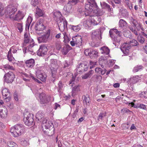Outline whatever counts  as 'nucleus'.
I'll return each instance as SVG.
<instances>
[{
	"label": "nucleus",
	"instance_id": "63",
	"mask_svg": "<svg viewBox=\"0 0 147 147\" xmlns=\"http://www.w3.org/2000/svg\"><path fill=\"white\" fill-rule=\"evenodd\" d=\"M23 29V26L22 24L21 23H19V32H20V33H21L22 32Z\"/></svg>",
	"mask_w": 147,
	"mask_h": 147
},
{
	"label": "nucleus",
	"instance_id": "16",
	"mask_svg": "<svg viewBox=\"0 0 147 147\" xmlns=\"http://www.w3.org/2000/svg\"><path fill=\"white\" fill-rule=\"evenodd\" d=\"M36 75L38 78L42 81L45 82L46 81L47 76L44 72L38 71L37 72Z\"/></svg>",
	"mask_w": 147,
	"mask_h": 147
},
{
	"label": "nucleus",
	"instance_id": "43",
	"mask_svg": "<svg viewBox=\"0 0 147 147\" xmlns=\"http://www.w3.org/2000/svg\"><path fill=\"white\" fill-rule=\"evenodd\" d=\"M85 66V64L83 63H80L78 67L77 68V70L78 71H80L81 70L82 71V70H85L84 68Z\"/></svg>",
	"mask_w": 147,
	"mask_h": 147
},
{
	"label": "nucleus",
	"instance_id": "36",
	"mask_svg": "<svg viewBox=\"0 0 147 147\" xmlns=\"http://www.w3.org/2000/svg\"><path fill=\"white\" fill-rule=\"evenodd\" d=\"M143 68V67L142 65H138L134 67L133 71L134 72H136L142 70Z\"/></svg>",
	"mask_w": 147,
	"mask_h": 147
},
{
	"label": "nucleus",
	"instance_id": "48",
	"mask_svg": "<svg viewBox=\"0 0 147 147\" xmlns=\"http://www.w3.org/2000/svg\"><path fill=\"white\" fill-rule=\"evenodd\" d=\"M3 14V7L2 4L0 2V16H2Z\"/></svg>",
	"mask_w": 147,
	"mask_h": 147
},
{
	"label": "nucleus",
	"instance_id": "54",
	"mask_svg": "<svg viewBox=\"0 0 147 147\" xmlns=\"http://www.w3.org/2000/svg\"><path fill=\"white\" fill-rule=\"evenodd\" d=\"M4 67L6 69H9L10 70H13V67L8 64H6L4 65Z\"/></svg>",
	"mask_w": 147,
	"mask_h": 147
},
{
	"label": "nucleus",
	"instance_id": "20",
	"mask_svg": "<svg viewBox=\"0 0 147 147\" xmlns=\"http://www.w3.org/2000/svg\"><path fill=\"white\" fill-rule=\"evenodd\" d=\"M91 36L93 39L101 38V32L98 31H93L92 33Z\"/></svg>",
	"mask_w": 147,
	"mask_h": 147
},
{
	"label": "nucleus",
	"instance_id": "2",
	"mask_svg": "<svg viewBox=\"0 0 147 147\" xmlns=\"http://www.w3.org/2000/svg\"><path fill=\"white\" fill-rule=\"evenodd\" d=\"M109 34L110 36L112 38L113 42V44L116 45L119 44V43L121 39V36L122 33L121 31H118L116 29L112 30H110Z\"/></svg>",
	"mask_w": 147,
	"mask_h": 147
},
{
	"label": "nucleus",
	"instance_id": "30",
	"mask_svg": "<svg viewBox=\"0 0 147 147\" xmlns=\"http://www.w3.org/2000/svg\"><path fill=\"white\" fill-rule=\"evenodd\" d=\"M25 128L24 125L19 124V135H21L25 133Z\"/></svg>",
	"mask_w": 147,
	"mask_h": 147
},
{
	"label": "nucleus",
	"instance_id": "60",
	"mask_svg": "<svg viewBox=\"0 0 147 147\" xmlns=\"http://www.w3.org/2000/svg\"><path fill=\"white\" fill-rule=\"evenodd\" d=\"M90 52L91 51L89 50V49H86L84 51V54L86 56H90Z\"/></svg>",
	"mask_w": 147,
	"mask_h": 147
},
{
	"label": "nucleus",
	"instance_id": "9",
	"mask_svg": "<svg viewBox=\"0 0 147 147\" xmlns=\"http://www.w3.org/2000/svg\"><path fill=\"white\" fill-rule=\"evenodd\" d=\"M82 40V37L78 35L72 38V40L70 41V43L72 46L74 47L75 45L79 46L81 45Z\"/></svg>",
	"mask_w": 147,
	"mask_h": 147
},
{
	"label": "nucleus",
	"instance_id": "18",
	"mask_svg": "<svg viewBox=\"0 0 147 147\" xmlns=\"http://www.w3.org/2000/svg\"><path fill=\"white\" fill-rule=\"evenodd\" d=\"M45 26L40 21L37 22L35 29L36 30L42 31L44 29Z\"/></svg>",
	"mask_w": 147,
	"mask_h": 147
},
{
	"label": "nucleus",
	"instance_id": "59",
	"mask_svg": "<svg viewBox=\"0 0 147 147\" xmlns=\"http://www.w3.org/2000/svg\"><path fill=\"white\" fill-rule=\"evenodd\" d=\"M121 14L123 16H125L127 15H128V12L125 9L122 11Z\"/></svg>",
	"mask_w": 147,
	"mask_h": 147
},
{
	"label": "nucleus",
	"instance_id": "17",
	"mask_svg": "<svg viewBox=\"0 0 147 147\" xmlns=\"http://www.w3.org/2000/svg\"><path fill=\"white\" fill-rule=\"evenodd\" d=\"M10 132L14 137H18V125L17 124L12 127L10 129Z\"/></svg>",
	"mask_w": 147,
	"mask_h": 147
},
{
	"label": "nucleus",
	"instance_id": "55",
	"mask_svg": "<svg viewBox=\"0 0 147 147\" xmlns=\"http://www.w3.org/2000/svg\"><path fill=\"white\" fill-rule=\"evenodd\" d=\"M16 144L12 142H11L8 143V145L9 147H14L16 146Z\"/></svg>",
	"mask_w": 147,
	"mask_h": 147
},
{
	"label": "nucleus",
	"instance_id": "52",
	"mask_svg": "<svg viewBox=\"0 0 147 147\" xmlns=\"http://www.w3.org/2000/svg\"><path fill=\"white\" fill-rule=\"evenodd\" d=\"M25 15V13L19 11V20L22 19Z\"/></svg>",
	"mask_w": 147,
	"mask_h": 147
},
{
	"label": "nucleus",
	"instance_id": "49",
	"mask_svg": "<svg viewBox=\"0 0 147 147\" xmlns=\"http://www.w3.org/2000/svg\"><path fill=\"white\" fill-rule=\"evenodd\" d=\"M55 46L58 50H59L61 47V43L60 41H57L56 42Z\"/></svg>",
	"mask_w": 147,
	"mask_h": 147
},
{
	"label": "nucleus",
	"instance_id": "21",
	"mask_svg": "<svg viewBox=\"0 0 147 147\" xmlns=\"http://www.w3.org/2000/svg\"><path fill=\"white\" fill-rule=\"evenodd\" d=\"M35 61L33 59H30L26 61V66L28 68H32L34 65Z\"/></svg>",
	"mask_w": 147,
	"mask_h": 147
},
{
	"label": "nucleus",
	"instance_id": "42",
	"mask_svg": "<svg viewBox=\"0 0 147 147\" xmlns=\"http://www.w3.org/2000/svg\"><path fill=\"white\" fill-rule=\"evenodd\" d=\"M36 14L39 16H43V13L42 10L39 8L37 7L36 9Z\"/></svg>",
	"mask_w": 147,
	"mask_h": 147
},
{
	"label": "nucleus",
	"instance_id": "10",
	"mask_svg": "<svg viewBox=\"0 0 147 147\" xmlns=\"http://www.w3.org/2000/svg\"><path fill=\"white\" fill-rule=\"evenodd\" d=\"M15 77L13 73L11 71H9L5 74L4 78L6 82L7 83H11L13 82Z\"/></svg>",
	"mask_w": 147,
	"mask_h": 147
},
{
	"label": "nucleus",
	"instance_id": "50",
	"mask_svg": "<svg viewBox=\"0 0 147 147\" xmlns=\"http://www.w3.org/2000/svg\"><path fill=\"white\" fill-rule=\"evenodd\" d=\"M13 97L15 100L16 101L18 100V92L17 91L14 93Z\"/></svg>",
	"mask_w": 147,
	"mask_h": 147
},
{
	"label": "nucleus",
	"instance_id": "26",
	"mask_svg": "<svg viewBox=\"0 0 147 147\" xmlns=\"http://www.w3.org/2000/svg\"><path fill=\"white\" fill-rule=\"evenodd\" d=\"M100 3L101 7L102 8V9H107L109 11H111V9L110 8V5L108 4L103 1L102 2H100Z\"/></svg>",
	"mask_w": 147,
	"mask_h": 147
},
{
	"label": "nucleus",
	"instance_id": "33",
	"mask_svg": "<svg viewBox=\"0 0 147 147\" xmlns=\"http://www.w3.org/2000/svg\"><path fill=\"white\" fill-rule=\"evenodd\" d=\"M95 71L97 73L103 75L106 72V70H103L100 67H97L95 68Z\"/></svg>",
	"mask_w": 147,
	"mask_h": 147
},
{
	"label": "nucleus",
	"instance_id": "11",
	"mask_svg": "<svg viewBox=\"0 0 147 147\" xmlns=\"http://www.w3.org/2000/svg\"><path fill=\"white\" fill-rule=\"evenodd\" d=\"M2 93L3 98L6 102H8L11 100V93L9 90L6 88H4L2 90Z\"/></svg>",
	"mask_w": 147,
	"mask_h": 147
},
{
	"label": "nucleus",
	"instance_id": "29",
	"mask_svg": "<svg viewBox=\"0 0 147 147\" xmlns=\"http://www.w3.org/2000/svg\"><path fill=\"white\" fill-rule=\"evenodd\" d=\"M95 10L94 13H96L98 16H100L103 15L105 12V9H100L97 7V9Z\"/></svg>",
	"mask_w": 147,
	"mask_h": 147
},
{
	"label": "nucleus",
	"instance_id": "47",
	"mask_svg": "<svg viewBox=\"0 0 147 147\" xmlns=\"http://www.w3.org/2000/svg\"><path fill=\"white\" fill-rule=\"evenodd\" d=\"M82 97L84 98V101L86 104L89 103L90 101V98L89 97H86L85 95H83Z\"/></svg>",
	"mask_w": 147,
	"mask_h": 147
},
{
	"label": "nucleus",
	"instance_id": "32",
	"mask_svg": "<svg viewBox=\"0 0 147 147\" xmlns=\"http://www.w3.org/2000/svg\"><path fill=\"white\" fill-rule=\"evenodd\" d=\"M98 56V53L96 50L91 51L90 57L91 59H94L96 58Z\"/></svg>",
	"mask_w": 147,
	"mask_h": 147
},
{
	"label": "nucleus",
	"instance_id": "5",
	"mask_svg": "<svg viewBox=\"0 0 147 147\" xmlns=\"http://www.w3.org/2000/svg\"><path fill=\"white\" fill-rule=\"evenodd\" d=\"M23 120L25 124L29 126L33 125V115L28 112H26L24 113Z\"/></svg>",
	"mask_w": 147,
	"mask_h": 147
},
{
	"label": "nucleus",
	"instance_id": "57",
	"mask_svg": "<svg viewBox=\"0 0 147 147\" xmlns=\"http://www.w3.org/2000/svg\"><path fill=\"white\" fill-rule=\"evenodd\" d=\"M21 144L24 146H26L27 145L28 143L26 140L23 139L21 141Z\"/></svg>",
	"mask_w": 147,
	"mask_h": 147
},
{
	"label": "nucleus",
	"instance_id": "24",
	"mask_svg": "<svg viewBox=\"0 0 147 147\" xmlns=\"http://www.w3.org/2000/svg\"><path fill=\"white\" fill-rule=\"evenodd\" d=\"M54 18L57 21L59 20H61L62 17V15L61 12L59 11H56L54 12Z\"/></svg>",
	"mask_w": 147,
	"mask_h": 147
},
{
	"label": "nucleus",
	"instance_id": "25",
	"mask_svg": "<svg viewBox=\"0 0 147 147\" xmlns=\"http://www.w3.org/2000/svg\"><path fill=\"white\" fill-rule=\"evenodd\" d=\"M101 53L102 54H104L107 55L109 53L110 50L107 47L104 46L100 48Z\"/></svg>",
	"mask_w": 147,
	"mask_h": 147
},
{
	"label": "nucleus",
	"instance_id": "27",
	"mask_svg": "<svg viewBox=\"0 0 147 147\" xmlns=\"http://www.w3.org/2000/svg\"><path fill=\"white\" fill-rule=\"evenodd\" d=\"M94 72V71L92 70H91L88 73L85 74L82 76V79H86L88 78H90Z\"/></svg>",
	"mask_w": 147,
	"mask_h": 147
},
{
	"label": "nucleus",
	"instance_id": "8",
	"mask_svg": "<svg viewBox=\"0 0 147 147\" xmlns=\"http://www.w3.org/2000/svg\"><path fill=\"white\" fill-rule=\"evenodd\" d=\"M29 43V46H28L27 52L30 53L32 54V53H34V51L32 49V48L34 46V43L33 39H32L30 37L29 38H27L24 39V43L23 44V46L25 45V44L27 43Z\"/></svg>",
	"mask_w": 147,
	"mask_h": 147
},
{
	"label": "nucleus",
	"instance_id": "34",
	"mask_svg": "<svg viewBox=\"0 0 147 147\" xmlns=\"http://www.w3.org/2000/svg\"><path fill=\"white\" fill-rule=\"evenodd\" d=\"M70 27L72 30L76 32L79 31L81 29V25L79 24L77 26H70Z\"/></svg>",
	"mask_w": 147,
	"mask_h": 147
},
{
	"label": "nucleus",
	"instance_id": "62",
	"mask_svg": "<svg viewBox=\"0 0 147 147\" xmlns=\"http://www.w3.org/2000/svg\"><path fill=\"white\" fill-rule=\"evenodd\" d=\"M130 30H131L134 33L136 36L138 35V32L137 31H136L135 30V29L133 28L132 27H130Z\"/></svg>",
	"mask_w": 147,
	"mask_h": 147
},
{
	"label": "nucleus",
	"instance_id": "61",
	"mask_svg": "<svg viewBox=\"0 0 147 147\" xmlns=\"http://www.w3.org/2000/svg\"><path fill=\"white\" fill-rule=\"evenodd\" d=\"M7 106L9 109H12L14 108L13 104L12 103H8Z\"/></svg>",
	"mask_w": 147,
	"mask_h": 147
},
{
	"label": "nucleus",
	"instance_id": "31",
	"mask_svg": "<svg viewBox=\"0 0 147 147\" xmlns=\"http://www.w3.org/2000/svg\"><path fill=\"white\" fill-rule=\"evenodd\" d=\"M80 90L79 86H75L73 87L72 89V95L74 96L76 94L77 92Z\"/></svg>",
	"mask_w": 147,
	"mask_h": 147
},
{
	"label": "nucleus",
	"instance_id": "1",
	"mask_svg": "<svg viewBox=\"0 0 147 147\" xmlns=\"http://www.w3.org/2000/svg\"><path fill=\"white\" fill-rule=\"evenodd\" d=\"M88 2L85 6V14L88 16L92 13H94L95 9H97V5L94 0H87Z\"/></svg>",
	"mask_w": 147,
	"mask_h": 147
},
{
	"label": "nucleus",
	"instance_id": "13",
	"mask_svg": "<svg viewBox=\"0 0 147 147\" xmlns=\"http://www.w3.org/2000/svg\"><path fill=\"white\" fill-rule=\"evenodd\" d=\"M40 101L41 103L45 104L48 102L50 100L51 97L46 96L45 94L42 93L39 95Z\"/></svg>",
	"mask_w": 147,
	"mask_h": 147
},
{
	"label": "nucleus",
	"instance_id": "7",
	"mask_svg": "<svg viewBox=\"0 0 147 147\" xmlns=\"http://www.w3.org/2000/svg\"><path fill=\"white\" fill-rule=\"evenodd\" d=\"M50 66L52 74V77L53 78H55L56 77L57 69L58 67L56 60L54 59H51Z\"/></svg>",
	"mask_w": 147,
	"mask_h": 147
},
{
	"label": "nucleus",
	"instance_id": "15",
	"mask_svg": "<svg viewBox=\"0 0 147 147\" xmlns=\"http://www.w3.org/2000/svg\"><path fill=\"white\" fill-rule=\"evenodd\" d=\"M60 22L58 24V26L59 30L62 31L65 29H67V22L65 19L62 18V20H60Z\"/></svg>",
	"mask_w": 147,
	"mask_h": 147
},
{
	"label": "nucleus",
	"instance_id": "14",
	"mask_svg": "<svg viewBox=\"0 0 147 147\" xmlns=\"http://www.w3.org/2000/svg\"><path fill=\"white\" fill-rule=\"evenodd\" d=\"M47 51V49L46 46L43 45H41L39 49L37 52L38 55L42 56L45 55Z\"/></svg>",
	"mask_w": 147,
	"mask_h": 147
},
{
	"label": "nucleus",
	"instance_id": "40",
	"mask_svg": "<svg viewBox=\"0 0 147 147\" xmlns=\"http://www.w3.org/2000/svg\"><path fill=\"white\" fill-rule=\"evenodd\" d=\"M69 51L68 47L67 46H65L62 48L61 50L62 53L64 55H66L67 54Z\"/></svg>",
	"mask_w": 147,
	"mask_h": 147
},
{
	"label": "nucleus",
	"instance_id": "41",
	"mask_svg": "<svg viewBox=\"0 0 147 147\" xmlns=\"http://www.w3.org/2000/svg\"><path fill=\"white\" fill-rule=\"evenodd\" d=\"M11 49L12 48H11L10 49L9 51L8 52L7 56L8 59L9 61H11L14 59V58L12 57L11 53Z\"/></svg>",
	"mask_w": 147,
	"mask_h": 147
},
{
	"label": "nucleus",
	"instance_id": "35",
	"mask_svg": "<svg viewBox=\"0 0 147 147\" xmlns=\"http://www.w3.org/2000/svg\"><path fill=\"white\" fill-rule=\"evenodd\" d=\"M126 22L123 19H120L119 22V27L122 28H125L127 26Z\"/></svg>",
	"mask_w": 147,
	"mask_h": 147
},
{
	"label": "nucleus",
	"instance_id": "6",
	"mask_svg": "<svg viewBox=\"0 0 147 147\" xmlns=\"http://www.w3.org/2000/svg\"><path fill=\"white\" fill-rule=\"evenodd\" d=\"M98 20V17L90 16L89 18L83 22L84 25L85 27H90L92 25H96L98 24L97 20Z\"/></svg>",
	"mask_w": 147,
	"mask_h": 147
},
{
	"label": "nucleus",
	"instance_id": "58",
	"mask_svg": "<svg viewBox=\"0 0 147 147\" xmlns=\"http://www.w3.org/2000/svg\"><path fill=\"white\" fill-rule=\"evenodd\" d=\"M96 65V63L95 62L90 61V69H91L93 68L94 65Z\"/></svg>",
	"mask_w": 147,
	"mask_h": 147
},
{
	"label": "nucleus",
	"instance_id": "46",
	"mask_svg": "<svg viewBox=\"0 0 147 147\" xmlns=\"http://www.w3.org/2000/svg\"><path fill=\"white\" fill-rule=\"evenodd\" d=\"M106 115V113H100L98 115V120L99 121L100 119L102 120L103 119V118L105 117Z\"/></svg>",
	"mask_w": 147,
	"mask_h": 147
},
{
	"label": "nucleus",
	"instance_id": "51",
	"mask_svg": "<svg viewBox=\"0 0 147 147\" xmlns=\"http://www.w3.org/2000/svg\"><path fill=\"white\" fill-rule=\"evenodd\" d=\"M31 4L34 6H36L39 3L38 0H31Z\"/></svg>",
	"mask_w": 147,
	"mask_h": 147
},
{
	"label": "nucleus",
	"instance_id": "4",
	"mask_svg": "<svg viewBox=\"0 0 147 147\" xmlns=\"http://www.w3.org/2000/svg\"><path fill=\"white\" fill-rule=\"evenodd\" d=\"M138 44V42L135 40L133 39L127 43H125L123 44L120 47L122 52L125 54H127L129 51V50L131 46H136Z\"/></svg>",
	"mask_w": 147,
	"mask_h": 147
},
{
	"label": "nucleus",
	"instance_id": "39",
	"mask_svg": "<svg viewBox=\"0 0 147 147\" xmlns=\"http://www.w3.org/2000/svg\"><path fill=\"white\" fill-rule=\"evenodd\" d=\"M32 18L31 16H29L27 18V21H26V27H28V29H29L30 25L32 22Z\"/></svg>",
	"mask_w": 147,
	"mask_h": 147
},
{
	"label": "nucleus",
	"instance_id": "12",
	"mask_svg": "<svg viewBox=\"0 0 147 147\" xmlns=\"http://www.w3.org/2000/svg\"><path fill=\"white\" fill-rule=\"evenodd\" d=\"M51 30L50 29L48 30L45 34L41 37L38 38V40L40 42H46L48 40L50 35Z\"/></svg>",
	"mask_w": 147,
	"mask_h": 147
},
{
	"label": "nucleus",
	"instance_id": "22",
	"mask_svg": "<svg viewBox=\"0 0 147 147\" xmlns=\"http://www.w3.org/2000/svg\"><path fill=\"white\" fill-rule=\"evenodd\" d=\"M44 114L42 111H38L36 115V120L38 121H41L42 119L44 117Z\"/></svg>",
	"mask_w": 147,
	"mask_h": 147
},
{
	"label": "nucleus",
	"instance_id": "64",
	"mask_svg": "<svg viewBox=\"0 0 147 147\" xmlns=\"http://www.w3.org/2000/svg\"><path fill=\"white\" fill-rule=\"evenodd\" d=\"M139 41L141 43H143L144 42L145 40L144 38L143 37H140L138 39Z\"/></svg>",
	"mask_w": 147,
	"mask_h": 147
},
{
	"label": "nucleus",
	"instance_id": "28",
	"mask_svg": "<svg viewBox=\"0 0 147 147\" xmlns=\"http://www.w3.org/2000/svg\"><path fill=\"white\" fill-rule=\"evenodd\" d=\"M17 11V9L16 8H14L13 7L10 8L9 7L7 8V13L9 14V15L10 16V18L12 17L11 15L12 14L14 13L15 12Z\"/></svg>",
	"mask_w": 147,
	"mask_h": 147
},
{
	"label": "nucleus",
	"instance_id": "19",
	"mask_svg": "<svg viewBox=\"0 0 147 147\" xmlns=\"http://www.w3.org/2000/svg\"><path fill=\"white\" fill-rule=\"evenodd\" d=\"M7 108L5 107L0 109V117L4 118L7 116Z\"/></svg>",
	"mask_w": 147,
	"mask_h": 147
},
{
	"label": "nucleus",
	"instance_id": "44",
	"mask_svg": "<svg viewBox=\"0 0 147 147\" xmlns=\"http://www.w3.org/2000/svg\"><path fill=\"white\" fill-rule=\"evenodd\" d=\"M63 34L64 36V41H65V42H69V38L67 36V33L65 32H63Z\"/></svg>",
	"mask_w": 147,
	"mask_h": 147
},
{
	"label": "nucleus",
	"instance_id": "38",
	"mask_svg": "<svg viewBox=\"0 0 147 147\" xmlns=\"http://www.w3.org/2000/svg\"><path fill=\"white\" fill-rule=\"evenodd\" d=\"M125 6L128 8L129 9L131 10L132 9L133 7L132 5L131 2L129 0H125Z\"/></svg>",
	"mask_w": 147,
	"mask_h": 147
},
{
	"label": "nucleus",
	"instance_id": "56",
	"mask_svg": "<svg viewBox=\"0 0 147 147\" xmlns=\"http://www.w3.org/2000/svg\"><path fill=\"white\" fill-rule=\"evenodd\" d=\"M58 85L59 88L58 91H59L62 89L63 87V85L62 84L61 82L60 81H59Z\"/></svg>",
	"mask_w": 147,
	"mask_h": 147
},
{
	"label": "nucleus",
	"instance_id": "37",
	"mask_svg": "<svg viewBox=\"0 0 147 147\" xmlns=\"http://www.w3.org/2000/svg\"><path fill=\"white\" fill-rule=\"evenodd\" d=\"M138 76L131 78L129 81L130 84H133L136 83L138 81Z\"/></svg>",
	"mask_w": 147,
	"mask_h": 147
},
{
	"label": "nucleus",
	"instance_id": "3",
	"mask_svg": "<svg viewBox=\"0 0 147 147\" xmlns=\"http://www.w3.org/2000/svg\"><path fill=\"white\" fill-rule=\"evenodd\" d=\"M42 127L47 130V131L48 132L47 135H48L51 136L54 134L55 129L53 123L51 121H48L47 119L45 118L43 121Z\"/></svg>",
	"mask_w": 147,
	"mask_h": 147
},
{
	"label": "nucleus",
	"instance_id": "23",
	"mask_svg": "<svg viewBox=\"0 0 147 147\" xmlns=\"http://www.w3.org/2000/svg\"><path fill=\"white\" fill-rule=\"evenodd\" d=\"M63 9L67 13H70L72 11L71 5L69 3L64 7Z\"/></svg>",
	"mask_w": 147,
	"mask_h": 147
},
{
	"label": "nucleus",
	"instance_id": "53",
	"mask_svg": "<svg viewBox=\"0 0 147 147\" xmlns=\"http://www.w3.org/2000/svg\"><path fill=\"white\" fill-rule=\"evenodd\" d=\"M121 112L123 114L126 113H131V111L127 108H125L121 110Z\"/></svg>",
	"mask_w": 147,
	"mask_h": 147
},
{
	"label": "nucleus",
	"instance_id": "45",
	"mask_svg": "<svg viewBox=\"0 0 147 147\" xmlns=\"http://www.w3.org/2000/svg\"><path fill=\"white\" fill-rule=\"evenodd\" d=\"M130 20L132 24L133 25L134 27H136L138 24L136 20L134 19L132 17H131L130 18Z\"/></svg>",
	"mask_w": 147,
	"mask_h": 147
}]
</instances>
